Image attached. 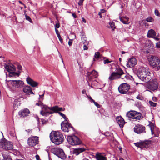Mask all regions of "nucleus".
<instances>
[{"label":"nucleus","instance_id":"obj_31","mask_svg":"<svg viewBox=\"0 0 160 160\" xmlns=\"http://www.w3.org/2000/svg\"><path fill=\"white\" fill-rule=\"evenodd\" d=\"M16 65L17 67V68L18 70V73H20V72H21L22 71V67L19 63H18L16 64Z\"/></svg>","mask_w":160,"mask_h":160},{"label":"nucleus","instance_id":"obj_6","mask_svg":"<svg viewBox=\"0 0 160 160\" xmlns=\"http://www.w3.org/2000/svg\"><path fill=\"white\" fill-rule=\"evenodd\" d=\"M148 60L150 65L153 67L157 69L160 68V60L158 57L151 56L148 58Z\"/></svg>","mask_w":160,"mask_h":160},{"label":"nucleus","instance_id":"obj_2","mask_svg":"<svg viewBox=\"0 0 160 160\" xmlns=\"http://www.w3.org/2000/svg\"><path fill=\"white\" fill-rule=\"evenodd\" d=\"M64 119V121L62 122L61 124L62 130L64 132H68L71 129L73 131H75V129L70 123L68 122V119L67 118L65 114L59 112H57Z\"/></svg>","mask_w":160,"mask_h":160},{"label":"nucleus","instance_id":"obj_49","mask_svg":"<svg viewBox=\"0 0 160 160\" xmlns=\"http://www.w3.org/2000/svg\"><path fill=\"white\" fill-rule=\"evenodd\" d=\"M87 44V43L83 44L84 45H83V50H87L88 49V48L87 47V45H86Z\"/></svg>","mask_w":160,"mask_h":160},{"label":"nucleus","instance_id":"obj_62","mask_svg":"<svg viewBox=\"0 0 160 160\" xmlns=\"http://www.w3.org/2000/svg\"><path fill=\"white\" fill-rule=\"evenodd\" d=\"M82 92L83 94H84L86 93V90H83L82 91Z\"/></svg>","mask_w":160,"mask_h":160},{"label":"nucleus","instance_id":"obj_5","mask_svg":"<svg viewBox=\"0 0 160 160\" xmlns=\"http://www.w3.org/2000/svg\"><path fill=\"white\" fill-rule=\"evenodd\" d=\"M123 71L119 67L117 68L114 72H113L109 77V79L110 80L122 78V75H124Z\"/></svg>","mask_w":160,"mask_h":160},{"label":"nucleus","instance_id":"obj_59","mask_svg":"<svg viewBox=\"0 0 160 160\" xmlns=\"http://www.w3.org/2000/svg\"><path fill=\"white\" fill-rule=\"evenodd\" d=\"M82 21L83 22H84L85 23H86V21L85 19L83 18H82Z\"/></svg>","mask_w":160,"mask_h":160},{"label":"nucleus","instance_id":"obj_18","mask_svg":"<svg viewBox=\"0 0 160 160\" xmlns=\"http://www.w3.org/2000/svg\"><path fill=\"white\" fill-rule=\"evenodd\" d=\"M13 145L11 142L7 141L4 142L3 149L6 150H11L13 149Z\"/></svg>","mask_w":160,"mask_h":160},{"label":"nucleus","instance_id":"obj_63","mask_svg":"<svg viewBox=\"0 0 160 160\" xmlns=\"http://www.w3.org/2000/svg\"><path fill=\"white\" fill-rule=\"evenodd\" d=\"M98 15H99L100 16V18H102L101 13V12H99Z\"/></svg>","mask_w":160,"mask_h":160},{"label":"nucleus","instance_id":"obj_64","mask_svg":"<svg viewBox=\"0 0 160 160\" xmlns=\"http://www.w3.org/2000/svg\"><path fill=\"white\" fill-rule=\"evenodd\" d=\"M119 160H124L122 158H120Z\"/></svg>","mask_w":160,"mask_h":160},{"label":"nucleus","instance_id":"obj_32","mask_svg":"<svg viewBox=\"0 0 160 160\" xmlns=\"http://www.w3.org/2000/svg\"><path fill=\"white\" fill-rule=\"evenodd\" d=\"M102 56L100 54L99 52H95L94 55V57L95 58L98 59L99 58H101Z\"/></svg>","mask_w":160,"mask_h":160},{"label":"nucleus","instance_id":"obj_13","mask_svg":"<svg viewBox=\"0 0 160 160\" xmlns=\"http://www.w3.org/2000/svg\"><path fill=\"white\" fill-rule=\"evenodd\" d=\"M28 145L31 147H34L38 143V137L37 136H33L29 138L28 139Z\"/></svg>","mask_w":160,"mask_h":160},{"label":"nucleus","instance_id":"obj_53","mask_svg":"<svg viewBox=\"0 0 160 160\" xmlns=\"http://www.w3.org/2000/svg\"><path fill=\"white\" fill-rule=\"evenodd\" d=\"M152 38H153L156 41H158L160 39L159 38H158L157 37H156L155 36H154V37H152Z\"/></svg>","mask_w":160,"mask_h":160},{"label":"nucleus","instance_id":"obj_14","mask_svg":"<svg viewBox=\"0 0 160 160\" xmlns=\"http://www.w3.org/2000/svg\"><path fill=\"white\" fill-rule=\"evenodd\" d=\"M145 127L140 125H136L134 128V132L138 134L145 132Z\"/></svg>","mask_w":160,"mask_h":160},{"label":"nucleus","instance_id":"obj_24","mask_svg":"<svg viewBox=\"0 0 160 160\" xmlns=\"http://www.w3.org/2000/svg\"><path fill=\"white\" fill-rule=\"evenodd\" d=\"M3 159L2 160H12L11 157L7 152H3L2 153Z\"/></svg>","mask_w":160,"mask_h":160},{"label":"nucleus","instance_id":"obj_44","mask_svg":"<svg viewBox=\"0 0 160 160\" xmlns=\"http://www.w3.org/2000/svg\"><path fill=\"white\" fill-rule=\"evenodd\" d=\"M40 114L42 116H46L47 115V112H44L42 110L40 112Z\"/></svg>","mask_w":160,"mask_h":160},{"label":"nucleus","instance_id":"obj_15","mask_svg":"<svg viewBox=\"0 0 160 160\" xmlns=\"http://www.w3.org/2000/svg\"><path fill=\"white\" fill-rule=\"evenodd\" d=\"M98 76V73L94 70L92 72H88L87 77L89 80H91L93 78H95Z\"/></svg>","mask_w":160,"mask_h":160},{"label":"nucleus","instance_id":"obj_46","mask_svg":"<svg viewBox=\"0 0 160 160\" xmlns=\"http://www.w3.org/2000/svg\"><path fill=\"white\" fill-rule=\"evenodd\" d=\"M60 24L59 23H57L55 25V29L58 28L60 27Z\"/></svg>","mask_w":160,"mask_h":160},{"label":"nucleus","instance_id":"obj_4","mask_svg":"<svg viewBox=\"0 0 160 160\" xmlns=\"http://www.w3.org/2000/svg\"><path fill=\"white\" fill-rule=\"evenodd\" d=\"M126 116L129 120H132L134 121L140 120L142 117L141 113L134 110H131L128 112Z\"/></svg>","mask_w":160,"mask_h":160},{"label":"nucleus","instance_id":"obj_1","mask_svg":"<svg viewBox=\"0 0 160 160\" xmlns=\"http://www.w3.org/2000/svg\"><path fill=\"white\" fill-rule=\"evenodd\" d=\"M137 75L141 80L148 82L152 79L153 74L149 71L148 68L141 67L138 70Z\"/></svg>","mask_w":160,"mask_h":160},{"label":"nucleus","instance_id":"obj_29","mask_svg":"<svg viewBox=\"0 0 160 160\" xmlns=\"http://www.w3.org/2000/svg\"><path fill=\"white\" fill-rule=\"evenodd\" d=\"M72 153L76 156L78 155L80 153V148H73Z\"/></svg>","mask_w":160,"mask_h":160},{"label":"nucleus","instance_id":"obj_57","mask_svg":"<svg viewBox=\"0 0 160 160\" xmlns=\"http://www.w3.org/2000/svg\"><path fill=\"white\" fill-rule=\"evenodd\" d=\"M152 100L154 102H156L157 101V99L155 97H153L152 98Z\"/></svg>","mask_w":160,"mask_h":160},{"label":"nucleus","instance_id":"obj_51","mask_svg":"<svg viewBox=\"0 0 160 160\" xmlns=\"http://www.w3.org/2000/svg\"><path fill=\"white\" fill-rule=\"evenodd\" d=\"M110 62L111 61H109L108 59L105 60L104 61V64L107 63L108 62Z\"/></svg>","mask_w":160,"mask_h":160},{"label":"nucleus","instance_id":"obj_54","mask_svg":"<svg viewBox=\"0 0 160 160\" xmlns=\"http://www.w3.org/2000/svg\"><path fill=\"white\" fill-rule=\"evenodd\" d=\"M55 32H56V34L57 35V36L58 35H59L60 34L59 33V31H58V30L57 29H55Z\"/></svg>","mask_w":160,"mask_h":160},{"label":"nucleus","instance_id":"obj_42","mask_svg":"<svg viewBox=\"0 0 160 160\" xmlns=\"http://www.w3.org/2000/svg\"><path fill=\"white\" fill-rule=\"evenodd\" d=\"M154 13L155 15L157 16H159L160 15L157 9H155V10Z\"/></svg>","mask_w":160,"mask_h":160},{"label":"nucleus","instance_id":"obj_55","mask_svg":"<svg viewBox=\"0 0 160 160\" xmlns=\"http://www.w3.org/2000/svg\"><path fill=\"white\" fill-rule=\"evenodd\" d=\"M88 98L90 99V100L91 102H94V100L90 96V97H88Z\"/></svg>","mask_w":160,"mask_h":160},{"label":"nucleus","instance_id":"obj_17","mask_svg":"<svg viewBox=\"0 0 160 160\" xmlns=\"http://www.w3.org/2000/svg\"><path fill=\"white\" fill-rule=\"evenodd\" d=\"M30 113L29 110L27 108H25L22 110L18 112L19 115L21 117H26Z\"/></svg>","mask_w":160,"mask_h":160},{"label":"nucleus","instance_id":"obj_56","mask_svg":"<svg viewBox=\"0 0 160 160\" xmlns=\"http://www.w3.org/2000/svg\"><path fill=\"white\" fill-rule=\"evenodd\" d=\"M72 16L74 18H76L77 17L76 14L75 13H72Z\"/></svg>","mask_w":160,"mask_h":160},{"label":"nucleus","instance_id":"obj_23","mask_svg":"<svg viewBox=\"0 0 160 160\" xmlns=\"http://www.w3.org/2000/svg\"><path fill=\"white\" fill-rule=\"evenodd\" d=\"M52 108V107H49L47 105H44L43 107V109H45V110H47V109H49L51 111H50L47 112V114H52L54 113H57V112L56 111L55 109L54 110H51V108Z\"/></svg>","mask_w":160,"mask_h":160},{"label":"nucleus","instance_id":"obj_61","mask_svg":"<svg viewBox=\"0 0 160 160\" xmlns=\"http://www.w3.org/2000/svg\"><path fill=\"white\" fill-rule=\"evenodd\" d=\"M19 3H20L23 5H24L25 8H26V6H25V4H24L21 1H19Z\"/></svg>","mask_w":160,"mask_h":160},{"label":"nucleus","instance_id":"obj_12","mask_svg":"<svg viewBox=\"0 0 160 160\" xmlns=\"http://www.w3.org/2000/svg\"><path fill=\"white\" fill-rule=\"evenodd\" d=\"M130 85L127 83L121 84L118 87V90L121 94H126L130 89Z\"/></svg>","mask_w":160,"mask_h":160},{"label":"nucleus","instance_id":"obj_20","mask_svg":"<svg viewBox=\"0 0 160 160\" xmlns=\"http://www.w3.org/2000/svg\"><path fill=\"white\" fill-rule=\"evenodd\" d=\"M116 120L120 127L122 128L125 123L123 118L121 116L118 117L116 118Z\"/></svg>","mask_w":160,"mask_h":160},{"label":"nucleus","instance_id":"obj_35","mask_svg":"<svg viewBox=\"0 0 160 160\" xmlns=\"http://www.w3.org/2000/svg\"><path fill=\"white\" fill-rule=\"evenodd\" d=\"M146 21L148 22H152L154 21V19L151 17H148L146 18Z\"/></svg>","mask_w":160,"mask_h":160},{"label":"nucleus","instance_id":"obj_33","mask_svg":"<svg viewBox=\"0 0 160 160\" xmlns=\"http://www.w3.org/2000/svg\"><path fill=\"white\" fill-rule=\"evenodd\" d=\"M148 125L150 128V129L151 130L152 133H153V130H154V124L152 123L151 122Z\"/></svg>","mask_w":160,"mask_h":160},{"label":"nucleus","instance_id":"obj_47","mask_svg":"<svg viewBox=\"0 0 160 160\" xmlns=\"http://www.w3.org/2000/svg\"><path fill=\"white\" fill-rule=\"evenodd\" d=\"M4 145V143L2 141L0 142V147L2 148L3 149Z\"/></svg>","mask_w":160,"mask_h":160},{"label":"nucleus","instance_id":"obj_43","mask_svg":"<svg viewBox=\"0 0 160 160\" xmlns=\"http://www.w3.org/2000/svg\"><path fill=\"white\" fill-rule=\"evenodd\" d=\"M57 36L58 37L61 43H62L63 42V40H62V38L61 37L60 35V34H59V35H58Z\"/></svg>","mask_w":160,"mask_h":160},{"label":"nucleus","instance_id":"obj_58","mask_svg":"<svg viewBox=\"0 0 160 160\" xmlns=\"http://www.w3.org/2000/svg\"><path fill=\"white\" fill-rule=\"evenodd\" d=\"M105 12V10H104V9H102L101 10V11L100 12H101V13H104Z\"/></svg>","mask_w":160,"mask_h":160},{"label":"nucleus","instance_id":"obj_48","mask_svg":"<svg viewBox=\"0 0 160 160\" xmlns=\"http://www.w3.org/2000/svg\"><path fill=\"white\" fill-rule=\"evenodd\" d=\"M156 47L160 48V42H159L156 43Z\"/></svg>","mask_w":160,"mask_h":160},{"label":"nucleus","instance_id":"obj_27","mask_svg":"<svg viewBox=\"0 0 160 160\" xmlns=\"http://www.w3.org/2000/svg\"><path fill=\"white\" fill-rule=\"evenodd\" d=\"M128 18L127 17H123L120 18V21L124 24H127L128 23Z\"/></svg>","mask_w":160,"mask_h":160},{"label":"nucleus","instance_id":"obj_38","mask_svg":"<svg viewBox=\"0 0 160 160\" xmlns=\"http://www.w3.org/2000/svg\"><path fill=\"white\" fill-rule=\"evenodd\" d=\"M149 103L151 106L156 107L157 105V103L155 102H154L152 101H149Z\"/></svg>","mask_w":160,"mask_h":160},{"label":"nucleus","instance_id":"obj_3","mask_svg":"<svg viewBox=\"0 0 160 160\" xmlns=\"http://www.w3.org/2000/svg\"><path fill=\"white\" fill-rule=\"evenodd\" d=\"M51 141L55 144L58 145L64 140V137L61 132L59 131H53L50 134Z\"/></svg>","mask_w":160,"mask_h":160},{"label":"nucleus","instance_id":"obj_39","mask_svg":"<svg viewBox=\"0 0 160 160\" xmlns=\"http://www.w3.org/2000/svg\"><path fill=\"white\" fill-rule=\"evenodd\" d=\"M109 25L111 27V28L114 30L115 28V27L114 26V24L113 22L109 23Z\"/></svg>","mask_w":160,"mask_h":160},{"label":"nucleus","instance_id":"obj_41","mask_svg":"<svg viewBox=\"0 0 160 160\" xmlns=\"http://www.w3.org/2000/svg\"><path fill=\"white\" fill-rule=\"evenodd\" d=\"M124 75V77L122 78V79H124V78H125L127 79H128L130 78L131 77V76L126 75L125 74Z\"/></svg>","mask_w":160,"mask_h":160},{"label":"nucleus","instance_id":"obj_25","mask_svg":"<svg viewBox=\"0 0 160 160\" xmlns=\"http://www.w3.org/2000/svg\"><path fill=\"white\" fill-rule=\"evenodd\" d=\"M156 33L155 31L153 29L149 30L147 34V37L148 38H152L154 37V36H156Z\"/></svg>","mask_w":160,"mask_h":160},{"label":"nucleus","instance_id":"obj_52","mask_svg":"<svg viewBox=\"0 0 160 160\" xmlns=\"http://www.w3.org/2000/svg\"><path fill=\"white\" fill-rule=\"evenodd\" d=\"M35 157L37 160H40V157L38 155H36Z\"/></svg>","mask_w":160,"mask_h":160},{"label":"nucleus","instance_id":"obj_36","mask_svg":"<svg viewBox=\"0 0 160 160\" xmlns=\"http://www.w3.org/2000/svg\"><path fill=\"white\" fill-rule=\"evenodd\" d=\"M25 16L26 19L31 23L32 21L30 17L28 16L27 14L25 15Z\"/></svg>","mask_w":160,"mask_h":160},{"label":"nucleus","instance_id":"obj_8","mask_svg":"<svg viewBox=\"0 0 160 160\" xmlns=\"http://www.w3.org/2000/svg\"><path fill=\"white\" fill-rule=\"evenodd\" d=\"M4 67L6 70L8 72L9 77L19 76L20 75L19 73L15 72L16 68L13 64H6Z\"/></svg>","mask_w":160,"mask_h":160},{"label":"nucleus","instance_id":"obj_9","mask_svg":"<svg viewBox=\"0 0 160 160\" xmlns=\"http://www.w3.org/2000/svg\"><path fill=\"white\" fill-rule=\"evenodd\" d=\"M52 153L62 159L65 160L66 158V156L62 149L59 148H55L51 149Z\"/></svg>","mask_w":160,"mask_h":160},{"label":"nucleus","instance_id":"obj_34","mask_svg":"<svg viewBox=\"0 0 160 160\" xmlns=\"http://www.w3.org/2000/svg\"><path fill=\"white\" fill-rule=\"evenodd\" d=\"M134 144L137 147L141 148H142V142L135 143H134Z\"/></svg>","mask_w":160,"mask_h":160},{"label":"nucleus","instance_id":"obj_16","mask_svg":"<svg viewBox=\"0 0 160 160\" xmlns=\"http://www.w3.org/2000/svg\"><path fill=\"white\" fill-rule=\"evenodd\" d=\"M137 62V61L135 58H131L127 62V66L128 67H133L136 64Z\"/></svg>","mask_w":160,"mask_h":160},{"label":"nucleus","instance_id":"obj_11","mask_svg":"<svg viewBox=\"0 0 160 160\" xmlns=\"http://www.w3.org/2000/svg\"><path fill=\"white\" fill-rule=\"evenodd\" d=\"M6 83L8 85V82L10 83L12 85L16 88H21L23 87L24 82L20 80H6Z\"/></svg>","mask_w":160,"mask_h":160},{"label":"nucleus","instance_id":"obj_7","mask_svg":"<svg viewBox=\"0 0 160 160\" xmlns=\"http://www.w3.org/2000/svg\"><path fill=\"white\" fill-rule=\"evenodd\" d=\"M68 142L71 145L75 146L80 144L79 138L74 134L68 136L67 138L65 136Z\"/></svg>","mask_w":160,"mask_h":160},{"label":"nucleus","instance_id":"obj_19","mask_svg":"<svg viewBox=\"0 0 160 160\" xmlns=\"http://www.w3.org/2000/svg\"><path fill=\"white\" fill-rule=\"evenodd\" d=\"M26 81L28 84L33 87H36L38 84L37 82L34 81L29 77L26 78Z\"/></svg>","mask_w":160,"mask_h":160},{"label":"nucleus","instance_id":"obj_37","mask_svg":"<svg viewBox=\"0 0 160 160\" xmlns=\"http://www.w3.org/2000/svg\"><path fill=\"white\" fill-rule=\"evenodd\" d=\"M82 38H83V39L82 38V41L83 42V44L87 43L86 41V39L85 36L84 35H83L82 37Z\"/></svg>","mask_w":160,"mask_h":160},{"label":"nucleus","instance_id":"obj_22","mask_svg":"<svg viewBox=\"0 0 160 160\" xmlns=\"http://www.w3.org/2000/svg\"><path fill=\"white\" fill-rule=\"evenodd\" d=\"M23 91L24 92L28 94H33L31 88L28 86H26L24 87Z\"/></svg>","mask_w":160,"mask_h":160},{"label":"nucleus","instance_id":"obj_21","mask_svg":"<svg viewBox=\"0 0 160 160\" xmlns=\"http://www.w3.org/2000/svg\"><path fill=\"white\" fill-rule=\"evenodd\" d=\"M96 158L97 160H107L105 156L101 153H98L96 154Z\"/></svg>","mask_w":160,"mask_h":160},{"label":"nucleus","instance_id":"obj_45","mask_svg":"<svg viewBox=\"0 0 160 160\" xmlns=\"http://www.w3.org/2000/svg\"><path fill=\"white\" fill-rule=\"evenodd\" d=\"M93 102L94 103L95 105L98 108H100V105L98 104L97 102H95L94 101Z\"/></svg>","mask_w":160,"mask_h":160},{"label":"nucleus","instance_id":"obj_10","mask_svg":"<svg viewBox=\"0 0 160 160\" xmlns=\"http://www.w3.org/2000/svg\"><path fill=\"white\" fill-rule=\"evenodd\" d=\"M158 83L156 79L153 78L148 82L147 88L149 90L154 91L157 90L158 88Z\"/></svg>","mask_w":160,"mask_h":160},{"label":"nucleus","instance_id":"obj_26","mask_svg":"<svg viewBox=\"0 0 160 160\" xmlns=\"http://www.w3.org/2000/svg\"><path fill=\"white\" fill-rule=\"evenodd\" d=\"M150 141H145L143 142H142V148H147L148 147V145L150 143Z\"/></svg>","mask_w":160,"mask_h":160},{"label":"nucleus","instance_id":"obj_60","mask_svg":"<svg viewBox=\"0 0 160 160\" xmlns=\"http://www.w3.org/2000/svg\"><path fill=\"white\" fill-rule=\"evenodd\" d=\"M31 131H32V130L31 129H28V130H25V131L26 132H28V133H29V132H30Z\"/></svg>","mask_w":160,"mask_h":160},{"label":"nucleus","instance_id":"obj_40","mask_svg":"<svg viewBox=\"0 0 160 160\" xmlns=\"http://www.w3.org/2000/svg\"><path fill=\"white\" fill-rule=\"evenodd\" d=\"M36 105H37L38 106H41L42 108H43V106H44L45 105H43V104L42 102H40V103L39 102H37L36 103Z\"/></svg>","mask_w":160,"mask_h":160},{"label":"nucleus","instance_id":"obj_30","mask_svg":"<svg viewBox=\"0 0 160 160\" xmlns=\"http://www.w3.org/2000/svg\"><path fill=\"white\" fill-rule=\"evenodd\" d=\"M88 149V148L86 146L82 144L81 141V152L85 151Z\"/></svg>","mask_w":160,"mask_h":160},{"label":"nucleus","instance_id":"obj_28","mask_svg":"<svg viewBox=\"0 0 160 160\" xmlns=\"http://www.w3.org/2000/svg\"><path fill=\"white\" fill-rule=\"evenodd\" d=\"M55 109L56 110V111L57 112L63 111L64 110L62 108L59 107L58 106H55L52 107V108H51V110H54Z\"/></svg>","mask_w":160,"mask_h":160},{"label":"nucleus","instance_id":"obj_50","mask_svg":"<svg viewBox=\"0 0 160 160\" xmlns=\"http://www.w3.org/2000/svg\"><path fill=\"white\" fill-rule=\"evenodd\" d=\"M72 40H70L68 42V45L69 46H71L72 44Z\"/></svg>","mask_w":160,"mask_h":160}]
</instances>
